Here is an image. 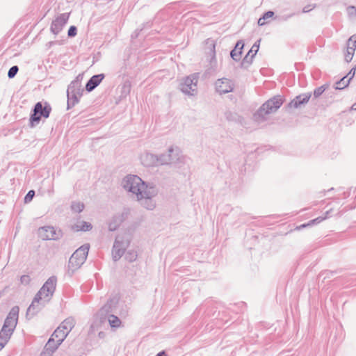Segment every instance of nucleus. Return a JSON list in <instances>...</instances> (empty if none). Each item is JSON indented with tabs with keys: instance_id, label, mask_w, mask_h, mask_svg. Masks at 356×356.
Here are the masks:
<instances>
[{
	"instance_id": "obj_14",
	"label": "nucleus",
	"mask_w": 356,
	"mask_h": 356,
	"mask_svg": "<svg viewBox=\"0 0 356 356\" xmlns=\"http://www.w3.org/2000/svg\"><path fill=\"white\" fill-rule=\"evenodd\" d=\"M243 46L244 44L241 41L236 43L234 49L231 51V56L234 60H238L241 58Z\"/></svg>"
},
{
	"instance_id": "obj_34",
	"label": "nucleus",
	"mask_w": 356,
	"mask_h": 356,
	"mask_svg": "<svg viewBox=\"0 0 356 356\" xmlns=\"http://www.w3.org/2000/svg\"><path fill=\"white\" fill-rule=\"evenodd\" d=\"M157 356H165V352H161L159 353Z\"/></svg>"
},
{
	"instance_id": "obj_2",
	"label": "nucleus",
	"mask_w": 356,
	"mask_h": 356,
	"mask_svg": "<svg viewBox=\"0 0 356 356\" xmlns=\"http://www.w3.org/2000/svg\"><path fill=\"white\" fill-rule=\"evenodd\" d=\"M56 280L54 277L49 278L42 286L33 300L29 309H35L40 305H44L48 302L56 288Z\"/></svg>"
},
{
	"instance_id": "obj_4",
	"label": "nucleus",
	"mask_w": 356,
	"mask_h": 356,
	"mask_svg": "<svg viewBox=\"0 0 356 356\" xmlns=\"http://www.w3.org/2000/svg\"><path fill=\"white\" fill-rule=\"evenodd\" d=\"M88 252V248L81 246L77 249L71 256L68 263V268L72 272L79 268L85 262Z\"/></svg>"
},
{
	"instance_id": "obj_21",
	"label": "nucleus",
	"mask_w": 356,
	"mask_h": 356,
	"mask_svg": "<svg viewBox=\"0 0 356 356\" xmlns=\"http://www.w3.org/2000/svg\"><path fill=\"white\" fill-rule=\"evenodd\" d=\"M10 338V337L0 333V350H1L6 344L8 342Z\"/></svg>"
},
{
	"instance_id": "obj_6",
	"label": "nucleus",
	"mask_w": 356,
	"mask_h": 356,
	"mask_svg": "<svg viewBox=\"0 0 356 356\" xmlns=\"http://www.w3.org/2000/svg\"><path fill=\"white\" fill-rule=\"evenodd\" d=\"M283 104L280 97H275L264 103L259 111V115H264L276 111Z\"/></svg>"
},
{
	"instance_id": "obj_13",
	"label": "nucleus",
	"mask_w": 356,
	"mask_h": 356,
	"mask_svg": "<svg viewBox=\"0 0 356 356\" xmlns=\"http://www.w3.org/2000/svg\"><path fill=\"white\" fill-rule=\"evenodd\" d=\"M104 76L102 74L95 75L90 78L86 84V88L88 92L92 91L96 86H97Z\"/></svg>"
},
{
	"instance_id": "obj_31",
	"label": "nucleus",
	"mask_w": 356,
	"mask_h": 356,
	"mask_svg": "<svg viewBox=\"0 0 356 356\" xmlns=\"http://www.w3.org/2000/svg\"><path fill=\"white\" fill-rule=\"evenodd\" d=\"M113 248L114 249L113 250V255L114 256V257L116 258L117 256L120 257L122 254V252L120 250H116V248H117L116 244L114 245Z\"/></svg>"
},
{
	"instance_id": "obj_23",
	"label": "nucleus",
	"mask_w": 356,
	"mask_h": 356,
	"mask_svg": "<svg viewBox=\"0 0 356 356\" xmlns=\"http://www.w3.org/2000/svg\"><path fill=\"white\" fill-rule=\"evenodd\" d=\"M153 196H152L150 198H143V200H145V202H144V206L147 209H152L154 207V203L152 202V197Z\"/></svg>"
},
{
	"instance_id": "obj_8",
	"label": "nucleus",
	"mask_w": 356,
	"mask_h": 356,
	"mask_svg": "<svg viewBox=\"0 0 356 356\" xmlns=\"http://www.w3.org/2000/svg\"><path fill=\"white\" fill-rule=\"evenodd\" d=\"M356 49V35H352L347 42L346 50L344 54L345 60L350 62L354 56Z\"/></svg>"
},
{
	"instance_id": "obj_17",
	"label": "nucleus",
	"mask_w": 356,
	"mask_h": 356,
	"mask_svg": "<svg viewBox=\"0 0 356 356\" xmlns=\"http://www.w3.org/2000/svg\"><path fill=\"white\" fill-rule=\"evenodd\" d=\"M274 13L272 11L266 12L262 17L259 18L258 20L259 26H264L266 24H268L273 18Z\"/></svg>"
},
{
	"instance_id": "obj_26",
	"label": "nucleus",
	"mask_w": 356,
	"mask_h": 356,
	"mask_svg": "<svg viewBox=\"0 0 356 356\" xmlns=\"http://www.w3.org/2000/svg\"><path fill=\"white\" fill-rule=\"evenodd\" d=\"M325 90V88L324 86H322L321 87H318L317 88H316L314 91V95L316 97H319Z\"/></svg>"
},
{
	"instance_id": "obj_33",
	"label": "nucleus",
	"mask_w": 356,
	"mask_h": 356,
	"mask_svg": "<svg viewBox=\"0 0 356 356\" xmlns=\"http://www.w3.org/2000/svg\"><path fill=\"white\" fill-rule=\"evenodd\" d=\"M207 43L209 44V47H210L211 50L212 51L213 54L214 56L215 55V47H216L215 43L213 42V41H208Z\"/></svg>"
},
{
	"instance_id": "obj_11",
	"label": "nucleus",
	"mask_w": 356,
	"mask_h": 356,
	"mask_svg": "<svg viewBox=\"0 0 356 356\" xmlns=\"http://www.w3.org/2000/svg\"><path fill=\"white\" fill-rule=\"evenodd\" d=\"M38 235L42 240H52L56 238V232L54 227H45L39 229Z\"/></svg>"
},
{
	"instance_id": "obj_9",
	"label": "nucleus",
	"mask_w": 356,
	"mask_h": 356,
	"mask_svg": "<svg viewBox=\"0 0 356 356\" xmlns=\"http://www.w3.org/2000/svg\"><path fill=\"white\" fill-rule=\"evenodd\" d=\"M216 88L220 94H223L231 92L233 89V85L230 80L227 79H220L216 81Z\"/></svg>"
},
{
	"instance_id": "obj_24",
	"label": "nucleus",
	"mask_w": 356,
	"mask_h": 356,
	"mask_svg": "<svg viewBox=\"0 0 356 356\" xmlns=\"http://www.w3.org/2000/svg\"><path fill=\"white\" fill-rule=\"evenodd\" d=\"M322 220H323V218H321V219H320L319 218H316V219H314V220H312L311 221H309V222L308 223H307V224H302V225H300V226L297 227H296V229H301V228L306 227H307V226H309V225H312L314 224L316 222H321V221H322Z\"/></svg>"
},
{
	"instance_id": "obj_28",
	"label": "nucleus",
	"mask_w": 356,
	"mask_h": 356,
	"mask_svg": "<svg viewBox=\"0 0 356 356\" xmlns=\"http://www.w3.org/2000/svg\"><path fill=\"white\" fill-rule=\"evenodd\" d=\"M21 284L26 285L29 284L31 282V277L28 275H22L20 278Z\"/></svg>"
},
{
	"instance_id": "obj_16",
	"label": "nucleus",
	"mask_w": 356,
	"mask_h": 356,
	"mask_svg": "<svg viewBox=\"0 0 356 356\" xmlns=\"http://www.w3.org/2000/svg\"><path fill=\"white\" fill-rule=\"evenodd\" d=\"M59 344H57L56 341H52L51 343V338L44 346L43 353L45 355H51L58 347Z\"/></svg>"
},
{
	"instance_id": "obj_1",
	"label": "nucleus",
	"mask_w": 356,
	"mask_h": 356,
	"mask_svg": "<svg viewBox=\"0 0 356 356\" xmlns=\"http://www.w3.org/2000/svg\"><path fill=\"white\" fill-rule=\"evenodd\" d=\"M124 187L136 194L138 200L150 198L155 195L154 188H148L142 179L136 175L127 176L124 181Z\"/></svg>"
},
{
	"instance_id": "obj_18",
	"label": "nucleus",
	"mask_w": 356,
	"mask_h": 356,
	"mask_svg": "<svg viewBox=\"0 0 356 356\" xmlns=\"http://www.w3.org/2000/svg\"><path fill=\"white\" fill-rule=\"evenodd\" d=\"M92 228V226L90 223L86 222H80L76 224L74 227V229L76 231H88Z\"/></svg>"
},
{
	"instance_id": "obj_35",
	"label": "nucleus",
	"mask_w": 356,
	"mask_h": 356,
	"mask_svg": "<svg viewBox=\"0 0 356 356\" xmlns=\"http://www.w3.org/2000/svg\"><path fill=\"white\" fill-rule=\"evenodd\" d=\"M311 9H312V8H310V10H311ZM309 9L304 8V12H307V11H309Z\"/></svg>"
},
{
	"instance_id": "obj_25",
	"label": "nucleus",
	"mask_w": 356,
	"mask_h": 356,
	"mask_svg": "<svg viewBox=\"0 0 356 356\" xmlns=\"http://www.w3.org/2000/svg\"><path fill=\"white\" fill-rule=\"evenodd\" d=\"M50 108L47 107V106H44L43 107L42 106V110L41 111H40V118H41L42 117H44V118H48L49 117V113H50Z\"/></svg>"
},
{
	"instance_id": "obj_15",
	"label": "nucleus",
	"mask_w": 356,
	"mask_h": 356,
	"mask_svg": "<svg viewBox=\"0 0 356 356\" xmlns=\"http://www.w3.org/2000/svg\"><path fill=\"white\" fill-rule=\"evenodd\" d=\"M42 110V104L40 102H38L35 104L34 108V113L31 117V126H34V122H38L40 120V111Z\"/></svg>"
},
{
	"instance_id": "obj_20",
	"label": "nucleus",
	"mask_w": 356,
	"mask_h": 356,
	"mask_svg": "<svg viewBox=\"0 0 356 356\" xmlns=\"http://www.w3.org/2000/svg\"><path fill=\"white\" fill-rule=\"evenodd\" d=\"M258 50H259V44H254L252 47V48L250 49V50L248 51L246 56L245 57V60H248L249 57H250V59H252L255 56V54H257Z\"/></svg>"
},
{
	"instance_id": "obj_32",
	"label": "nucleus",
	"mask_w": 356,
	"mask_h": 356,
	"mask_svg": "<svg viewBox=\"0 0 356 356\" xmlns=\"http://www.w3.org/2000/svg\"><path fill=\"white\" fill-rule=\"evenodd\" d=\"M345 77L343 78L339 83H337V88H339V89H341L343 88V87L346 86V84H345Z\"/></svg>"
},
{
	"instance_id": "obj_5",
	"label": "nucleus",
	"mask_w": 356,
	"mask_h": 356,
	"mask_svg": "<svg viewBox=\"0 0 356 356\" xmlns=\"http://www.w3.org/2000/svg\"><path fill=\"white\" fill-rule=\"evenodd\" d=\"M72 321H65L54 332L51 337V342L56 341L57 344H60L68 334L72 327Z\"/></svg>"
},
{
	"instance_id": "obj_30",
	"label": "nucleus",
	"mask_w": 356,
	"mask_h": 356,
	"mask_svg": "<svg viewBox=\"0 0 356 356\" xmlns=\"http://www.w3.org/2000/svg\"><path fill=\"white\" fill-rule=\"evenodd\" d=\"M67 34L70 37L75 36L76 35V28L74 26H70L68 30Z\"/></svg>"
},
{
	"instance_id": "obj_10",
	"label": "nucleus",
	"mask_w": 356,
	"mask_h": 356,
	"mask_svg": "<svg viewBox=\"0 0 356 356\" xmlns=\"http://www.w3.org/2000/svg\"><path fill=\"white\" fill-rule=\"evenodd\" d=\"M68 19V16L62 15L57 17L51 24V30L54 34H58L65 25Z\"/></svg>"
},
{
	"instance_id": "obj_22",
	"label": "nucleus",
	"mask_w": 356,
	"mask_h": 356,
	"mask_svg": "<svg viewBox=\"0 0 356 356\" xmlns=\"http://www.w3.org/2000/svg\"><path fill=\"white\" fill-rule=\"evenodd\" d=\"M83 204L80 202H76L72 204V209L75 212H81L83 209Z\"/></svg>"
},
{
	"instance_id": "obj_7",
	"label": "nucleus",
	"mask_w": 356,
	"mask_h": 356,
	"mask_svg": "<svg viewBox=\"0 0 356 356\" xmlns=\"http://www.w3.org/2000/svg\"><path fill=\"white\" fill-rule=\"evenodd\" d=\"M197 90V79L195 77H186L181 84L183 92L188 95H193Z\"/></svg>"
},
{
	"instance_id": "obj_29",
	"label": "nucleus",
	"mask_w": 356,
	"mask_h": 356,
	"mask_svg": "<svg viewBox=\"0 0 356 356\" xmlns=\"http://www.w3.org/2000/svg\"><path fill=\"white\" fill-rule=\"evenodd\" d=\"M17 71H18V67L17 66L12 67L8 71V77H10V78L14 77L15 76V74H17Z\"/></svg>"
},
{
	"instance_id": "obj_3",
	"label": "nucleus",
	"mask_w": 356,
	"mask_h": 356,
	"mask_svg": "<svg viewBox=\"0 0 356 356\" xmlns=\"http://www.w3.org/2000/svg\"><path fill=\"white\" fill-rule=\"evenodd\" d=\"M19 309L18 307H13L7 316L0 333L11 337L17 325Z\"/></svg>"
},
{
	"instance_id": "obj_19",
	"label": "nucleus",
	"mask_w": 356,
	"mask_h": 356,
	"mask_svg": "<svg viewBox=\"0 0 356 356\" xmlns=\"http://www.w3.org/2000/svg\"><path fill=\"white\" fill-rule=\"evenodd\" d=\"M108 322L111 327H118L121 325V321L119 318L115 315H111L108 317Z\"/></svg>"
},
{
	"instance_id": "obj_12",
	"label": "nucleus",
	"mask_w": 356,
	"mask_h": 356,
	"mask_svg": "<svg viewBox=\"0 0 356 356\" xmlns=\"http://www.w3.org/2000/svg\"><path fill=\"white\" fill-rule=\"evenodd\" d=\"M311 96L310 93L300 95L290 102L289 106L293 108H298L301 104L307 103Z\"/></svg>"
},
{
	"instance_id": "obj_27",
	"label": "nucleus",
	"mask_w": 356,
	"mask_h": 356,
	"mask_svg": "<svg viewBox=\"0 0 356 356\" xmlns=\"http://www.w3.org/2000/svg\"><path fill=\"white\" fill-rule=\"evenodd\" d=\"M35 195V192L33 190H31L28 192L26 195L25 196L24 201L25 202H29L32 200L33 197Z\"/></svg>"
}]
</instances>
